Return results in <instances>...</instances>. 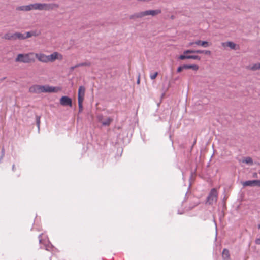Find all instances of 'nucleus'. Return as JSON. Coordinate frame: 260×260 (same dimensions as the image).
Returning <instances> with one entry per match:
<instances>
[{"instance_id": "obj_17", "label": "nucleus", "mask_w": 260, "mask_h": 260, "mask_svg": "<svg viewBox=\"0 0 260 260\" xmlns=\"http://www.w3.org/2000/svg\"><path fill=\"white\" fill-rule=\"evenodd\" d=\"M248 69L252 71H256L260 69V63H255L253 65L249 66Z\"/></svg>"}, {"instance_id": "obj_13", "label": "nucleus", "mask_w": 260, "mask_h": 260, "mask_svg": "<svg viewBox=\"0 0 260 260\" xmlns=\"http://www.w3.org/2000/svg\"><path fill=\"white\" fill-rule=\"evenodd\" d=\"M194 44L198 46H201L204 47H208L209 44L207 41H201V40H197L194 42Z\"/></svg>"}, {"instance_id": "obj_26", "label": "nucleus", "mask_w": 260, "mask_h": 260, "mask_svg": "<svg viewBox=\"0 0 260 260\" xmlns=\"http://www.w3.org/2000/svg\"><path fill=\"white\" fill-rule=\"evenodd\" d=\"M183 69H184V65H183V66H180V67H179L177 68V72H178V73H180V72H181L182 71V70H183Z\"/></svg>"}, {"instance_id": "obj_8", "label": "nucleus", "mask_w": 260, "mask_h": 260, "mask_svg": "<svg viewBox=\"0 0 260 260\" xmlns=\"http://www.w3.org/2000/svg\"><path fill=\"white\" fill-rule=\"evenodd\" d=\"M97 119L98 121L102 123V125L104 126L109 125L113 121L112 118L110 117H107L105 119H104V116L101 114L97 116Z\"/></svg>"}, {"instance_id": "obj_21", "label": "nucleus", "mask_w": 260, "mask_h": 260, "mask_svg": "<svg viewBox=\"0 0 260 260\" xmlns=\"http://www.w3.org/2000/svg\"><path fill=\"white\" fill-rule=\"evenodd\" d=\"M188 58L198 60H200L201 59V57L198 55H188Z\"/></svg>"}, {"instance_id": "obj_14", "label": "nucleus", "mask_w": 260, "mask_h": 260, "mask_svg": "<svg viewBox=\"0 0 260 260\" xmlns=\"http://www.w3.org/2000/svg\"><path fill=\"white\" fill-rule=\"evenodd\" d=\"M184 69H192L197 71L199 69V66L196 64L184 65Z\"/></svg>"}, {"instance_id": "obj_10", "label": "nucleus", "mask_w": 260, "mask_h": 260, "mask_svg": "<svg viewBox=\"0 0 260 260\" xmlns=\"http://www.w3.org/2000/svg\"><path fill=\"white\" fill-rule=\"evenodd\" d=\"M41 34L40 31L38 30H32L29 32H27L25 34H22V36L21 40H24L28 38H30L31 37H37L39 36Z\"/></svg>"}, {"instance_id": "obj_29", "label": "nucleus", "mask_w": 260, "mask_h": 260, "mask_svg": "<svg viewBox=\"0 0 260 260\" xmlns=\"http://www.w3.org/2000/svg\"><path fill=\"white\" fill-rule=\"evenodd\" d=\"M193 44H194V42H190V43L188 44V46H192Z\"/></svg>"}, {"instance_id": "obj_31", "label": "nucleus", "mask_w": 260, "mask_h": 260, "mask_svg": "<svg viewBox=\"0 0 260 260\" xmlns=\"http://www.w3.org/2000/svg\"><path fill=\"white\" fill-rule=\"evenodd\" d=\"M76 68V67H75V66H74V67H72L71 68V69H72V70H74V69L75 68Z\"/></svg>"}, {"instance_id": "obj_23", "label": "nucleus", "mask_w": 260, "mask_h": 260, "mask_svg": "<svg viewBox=\"0 0 260 260\" xmlns=\"http://www.w3.org/2000/svg\"><path fill=\"white\" fill-rule=\"evenodd\" d=\"M197 50H186L184 51L183 54H187L189 53H197Z\"/></svg>"}, {"instance_id": "obj_24", "label": "nucleus", "mask_w": 260, "mask_h": 260, "mask_svg": "<svg viewBox=\"0 0 260 260\" xmlns=\"http://www.w3.org/2000/svg\"><path fill=\"white\" fill-rule=\"evenodd\" d=\"M157 75H158V72H155L154 73L150 74V78L152 80H154L156 78Z\"/></svg>"}, {"instance_id": "obj_25", "label": "nucleus", "mask_w": 260, "mask_h": 260, "mask_svg": "<svg viewBox=\"0 0 260 260\" xmlns=\"http://www.w3.org/2000/svg\"><path fill=\"white\" fill-rule=\"evenodd\" d=\"M188 55H185V54H184L180 55L179 57V59L180 60H184L186 59H188Z\"/></svg>"}, {"instance_id": "obj_2", "label": "nucleus", "mask_w": 260, "mask_h": 260, "mask_svg": "<svg viewBox=\"0 0 260 260\" xmlns=\"http://www.w3.org/2000/svg\"><path fill=\"white\" fill-rule=\"evenodd\" d=\"M34 56L38 61L43 63L53 62L56 60L63 59V55L57 52H54L49 55H46L42 53H34Z\"/></svg>"}, {"instance_id": "obj_27", "label": "nucleus", "mask_w": 260, "mask_h": 260, "mask_svg": "<svg viewBox=\"0 0 260 260\" xmlns=\"http://www.w3.org/2000/svg\"><path fill=\"white\" fill-rule=\"evenodd\" d=\"M254 186H260V180H255Z\"/></svg>"}, {"instance_id": "obj_4", "label": "nucleus", "mask_w": 260, "mask_h": 260, "mask_svg": "<svg viewBox=\"0 0 260 260\" xmlns=\"http://www.w3.org/2000/svg\"><path fill=\"white\" fill-rule=\"evenodd\" d=\"M34 53L30 52L26 54H19L15 59V61L24 63L34 62Z\"/></svg>"}, {"instance_id": "obj_11", "label": "nucleus", "mask_w": 260, "mask_h": 260, "mask_svg": "<svg viewBox=\"0 0 260 260\" xmlns=\"http://www.w3.org/2000/svg\"><path fill=\"white\" fill-rule=\"evenodd\" d=\"M85 93V88L81 86L79 87L78 92V101H84Z\"/></svg>"}, {"instance_id": "obj_1", "label": "nucleus", "mask_w": 260, "mask_h": 260, "mask_svg": "<svg viewBox=\"0 0 260 260\" xmlns=\"http://www.w3.org/2000/svg\"><path fill=\"white\" fill-rule=\"evenodd\" d=\"M58 4H45V3H35L29 5L22 6L17 8L18 10L28 11L32 10H45L49 11L58 8Z\"/></svg>"}, {"instance_id": "obj_9", "label": "nucleus", "mask_w": 260, "mask_h": 260, "mask_svg": "<svg viewBox=\"0 0 260 260\" xmlns=\"http://www.w3.org/2000/svg\"><path fill=\"white\" fill-rule=\"evenodd\" d=\"M60 104L63 106H68L71 107L72 106V100L68 96H63L60 99Z\"/></svg>"}, {"instance_id": "obj_5", "label": "nucleus", "mask_w": 260, "mask_h": 260, "mask_svg": "<svg viewBox=\"0 0 260 260\" xmlns=\"http://www.w3.org/2000/svg\"><path fill=\"white\" fill-rule=\"evenodd\" d=\"M161 13V10L157 9L155 10H147L144 12H141L137 14H135L134 15H131L130 16L131 19L138 18H142L144 16H146L148 15L151 16H155Z\"/></svg>"}, {"instance_id": "obj_15", "label": "nucleus", "mask_w": 260, "mask_h": 260, "mask_svg": "<svg viewBox=\"0 0 260 260\" xmlns=\"http://www.w3.org/2000/svg\"><path fill=\"white\" fill-rule=\"evenodd\" d=\"M255 180H249L242 182L243 186H254Z\"/></svg>"}, {"instance_id": "obj_7", "label": "nucleus", "mask_w": 260, "mask_h": 260, "mask_svg": "<svg viewBox=\"0 0 260 260\" xmlns=\"http://www.w3.org/2000/svg\"><path fill=\"white\" fill-rule=\"evenodd\" d=\"M22 34L20 32L10 33L5 34L4 38L6 40H15L17 39L21 40Z\"/></svg>"}, {"instance_id": "obj_16", "label": "nucleus", "mask_w": 260, "mask_h": 260, "mask_svg": "<svg viewBox=\"0 0 260 260\" xmlns=\"http://www.w3.org/2000/svg\"><path fill=\"white\" fill-rule=\"evenodd\" d=\"M222 257L224 259L228 260L230 258V253L229 251L224 249L222 251Z\"/></svg>"}, {"instance_id": "obj_18", "label": "nucleus", "mask_w": 260, "mask_h": 260, "mask_svg": "<svg viewBox=\"0 0 260 260\" xmlns=\"http://www.w3.org/2000/svg\"><path fill=\"white\" fill-rule=\"evenodd\" d=\"M242 162L250 165L253 164L252 159L250 157H246L244 158L242 160Z\"/></svg>"}, {"instance_id": "obj_20", "label": "nucleus", "mask_w": 260, "mask_h": 260, "mask_svg": "<svg viewBox=\"0 0 260 260\" xmlns=\"http://www.w3.org/2000/svg\"><path fill=\"white\" fill-rule=\"evenodd\" d=\"M197 53H204L205 54L210 55L211 53L209 50H198L197 51Z\"/></svg>"}, {"instance_id": "obj_32", "label": "nucleus", "mask_w": 260, "mask_h": 260, "mask_svg": "<svg viewBox=\"0 0 260 260\" xmlns=\"http://www.w3.org/2000/svg\"><path fill=\"white\" fill-rule=\"evenodd\" d=\"M258 228L260 229V224L258 225Z\"/></svg>"}, {"instance_id": "obj_30", "label": "nucleus", "mask_w": 260, "mask_h": 260, "mask_svg": "<svg viewBox=\"0 0 260 260\" xmlns=\"http://www.w3.org/2000/svg\"><path fill=\"white\" fill-rule=\"evenodd\" d=\"M137 83L138 84H139L140 83V76L139 77L138 79V80H137Z\"/></svg>"}, {"instance_id": "obj_3", "label": "nucleus", "mask_w": 260, "mask_h": 260, "mask_svg": "<svg viewBox=\"0 0 260 260\" xmlns=\"http://www.w3.org/2000/svg\"><path fill=\"white\" fill-rule=\"evenodd\" d=\"M60 90L57 87L49 86L48 85L43 86L39 85H35L31 86L29 91L31 93H40L42 92H57Z\"/></svg>"}, {"instance_id": "obj_19", "label": "nucleus", "mask_w": 260, "mask_h": 260, "mask_svg": "<svg viewBox=\"0 0 260 260\" xmlns=\"http://www.w3.org/2000/svg\"><path fill=\"white\" fill-rule=\"evenodd\" d=\"M90 66H91V63L90 62H83V63H81L76 64V66H75V67H82V66L90 67Z\"/></svg>"}, {"instance_id": "obj_6", "label": "nucleus", "mask_w": 260, "mask_h": 260, "mask_svg": "<svg viewBox=\"0 0 260 260\" xmlns=\"http://www.w3.org/2000/svg\"><path fill=\"white\" fill-rule=\"evenodd\" d=\"M217 195L216 189L215 188L212 189L207 197V203L209 204H212L215 203L217 199Z\"/></svg>"}, {"instance_id": "obj_28", "label": "nucleus", "mask_w": 260, "mask_h": 260, "mask_svg": "<svg viewBox=\"0 0 260 260\" xmlns=\"http://www.w3.org/2000/svg\"><path fill=\"white\" fill-rule=\"evenodd\" d=\"M255 243L257 244H260V239H257L255 240Z\"/></svg>"}, {"instance_id": "obj_22", "label": "nucleus", "mask_w": 260, "mask_h": 260, "mask_svg": "<svg viewBox=\"0 0 260 260\" xmlns=\"http://www.w3.org/2000/svg\"><path fill=\"white\" fill-rule=\"evenodd\" d=\"M78 102L79 106V112H81L83 110L82 103L83 102V101H78Z\"/></svg>"}, {"instance_id": "obj_12", "label": "nucleus", "mask_w": 260, "mask_h": 260, "mask_svg": "<svg viewBox=\"0 0 260 260\" xmlns=\"http://www.w3.org/2000/svg\"><path fill=\"white\" fill-rule=\"evenodd\" d=\"M221 44H222V46L224 47H229L232 49H234V50L237 49L236 44H235L234 43H233L232 42L229 41V42H223V43H222Z\"/></svg>"}]
</instances>
